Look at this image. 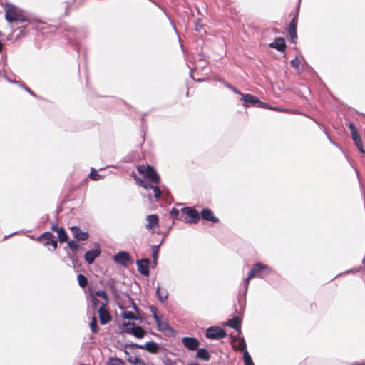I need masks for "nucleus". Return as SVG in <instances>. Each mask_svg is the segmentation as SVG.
<instances>
[{"mask_svg": "<svg viewBox=\"0 0 365 365\" xmlns=\"http://www.w3.org/2000/svg\"><path fill=\"white\" fill-rule=\"evenodd\" d=\"M298 16L299 11H296L294 17L289 23L287 29V32L290 36V40L293 43H296V41L297 39V26L298 23Z\"/></svg>", "mask_w": 365, "mask_h": 365, "instance_id": "6e6552de", "label": "nucleus"}, {"mask_svg": "<svg viewBox=\"0 0 365 365\" xmlns=\"http://www.w3.org/2000/svg\"><path fill=\"white\" fill-rule=\"evenodd\" d=\"M133 365H147L146 363L140 357L135 358V360L131 363Z\"/></svg>", "mask_w": 365, "mask_h": 365, "instance_id": "4c0bfd02", "label": "nucleus"}, {"mask_svg": "<svg viewBox=\"0 0 365 365\" xmlns=\"http://www.w3.org/2000/svg\"><path fill=\"white\" fill-rule=\"evenodd\" d=\"M269 108L271 110H275V111H281V112H284V113H292V112L289 109H280L277 107H269Z\"/></svg>", "mask_w": 365, "mask_h": 365, "instance_id": "a19ab883", "label": "nucleus"}, {"mask_svg": "<svg viewBox=\"0 0 365 365\" xmlns=\"http://www.w3.org/2000/svg\"><path fill=\"white\" fill-rule=\"evenodd\" d=\"M290 64L293 68L298 69L301 66V61L298 58H295L290 61Z\"/></svg>", "mask_w": 365, "mask_h": 365, "instance_id": "c9c22d12", "label": "nucleus"}, {"mask_svg": "<svg viewBox=\"0 0 365 365\" xmlns=\"http://www.w3.org/2000/svg\"><path fill=\"white\" fill-rule=\"evenodd\" d=\"M228 325L235 329L236 331H239L241 328V322L238 317H234L228 322Z\"/></svg>", "mask_w": 365, "mask_h": 365, "instance_id": "5701e85b", "label": "nucleus"}, {"mask_svg": "<svg viewBox=\"0 0 365 365\" xmlns=\"http://www.w3.org/2000/svg\"><path fill=\"white\" fill-rule=\"evenodd\" d=\"M269 47L277 49L279 52H284L286 51L287 45L283 38L278 37L274 42L269 44Z\"/></svg>", "mask_w": 365, "mask_h": 365, "instance_id": "4468645a", "label": "nucleus"}, {"mask_svg": "<svg viewBox=\"0 0 365 365\" xmlns=\"http://www.w3.org/2000/svg\"><path fill=\"white\" fill-rule=\"evenodd\" d=\"M58 237L61 242H67L68 237V235L63 227H60L59 230H58Z\"/></svg>", "mask_w": 365, "mask_h": 365, "instance_id": "b1692460", "label": "nucleus"}, {"mask_svg": "<svg viewBox=\"0 0 365 365\" xmlns=\"http://www.w3.org/2000/svg\"><path fill=\"white\" fill-rule=\"evenodd\" d=\"M113 259L117 264L126 266L130 261V257L126 252H120L114 256Z\"/></svg>", "mask_w": 365, "mask_h": 365, "instance_id": "f8f14e48", "label": "nucleus"}, {"mask_svg": "<svg viewBox=\"0 0 365 365\" xmlns=\"http://www.w3.org/2000/svg\"><path fill=\"white\" fill-rule=\"evenodd\" d=\"M182 343L190 351H195L200 346L199 340L195 337H184L182 339Z\"/></svg>", "mask_w": 365, "mask_h": 365, "instance_id": "9b49d317", "label": "nucleus"}, {"mask_svg": "<svg viewBox=\"0 0 365 365\" xmlns=\"http://www.w3.org/2000/svg\"><path fill=\"white\" fill-rule=\"evenodd\" d=\"M197 350V358H199L202 360H204V361H209L210 359V354L206 349L202 348V349H198Z\"/></svg>", "mask_w": 365, "mask_h": 365, "instance_id": "4be33fe9", "label": "nucleus"}, {"mask_svg": "<svg viewBox=\"0 0 365 365\" xmlns=\"http://www.w3.org/2000/svg\"><path fill=\"white\" fill-rule=\"evenodd\" d=\"M88 177L93 180H99L102 178L94 168H92Z\"/></svg>", "mask_w": 365, "mask_h": 365, "instance_id": "c756f323", "label": "nucleus"}, {"mask_svg": "<svg viewBox=\"0 0 365 365\" xmlns=\"http://www.w3.org/2000/svg\"><path fill=\"white\" fill-rule=\"evenodd\" d=\"M240 100L244 102L243 106L245 107L254 106L259 108H268L267 103L262 102L257 97L252 94H244Z\"/></svg>", "mask_w": 365, "mask_h": 365, "instance_id": "39448f33", "label": "nucleus"}, {"mask_svg": "<svg viewBox=\"0 0 365 365\" xmlns=\"http://www.w3.org/2000/svg\"><path fill=\"white\" fill-rule=\"evenodd\" d=\"M227 336L225 331L220 327H210L207 329L206 337L211 339H220Z\"/></svg>", "mask_w": 365, "mask_h": 365, "instance_id": "0eeeda50", "label": "nucleus"}, {"mask_svg": "<svg viewBox=\"0 0 365 365\" xmlns=\"http://www.w3.org/2000/svg\"><path fill=\"white\" fill-rule=\"evenodd\" d=\"M130 347H137L140 349H145L149 353L157 354L159 351V346L154 341H148L144 345H140L137 344H131L129 345Z\"/></svg>", "mask_w": 365, "mask_h": 365, "instance_id": "9d476101", "label": "nucleus"}, {"mask_svg": "<svg viewBox=\"0 0 365 365\" xmlns=\"http://www.w3.org/2000/svg\"><path fill=\"white\" fill-rule=\"evenodd\" d=\"M137 170L148 182L138 177L135 173H133V177L136 184L145 189H152L153 190L154 197L156 200H159L161 197L162 192L156 185L160 182V178L155 169L153 166L147 164L138 165Z\"/></svg>", "mask_w": 365, "mask_h": 365, "instance_id": "f257e3e1", "label": "nucleus"}, {"mask_svg": "<svg viewBox=\"0 0 365 365\" xmlns=\"http://www.w3.org/2000/svg\"><path fill=\"white\" fill-rule=\"evenodd\" d=\"M77 279H78V284H79V286L81 287L85 288L87 286V284H88V279L82 274H78Z\"/></svg>", "mask_w": 365, "mask_h": 365, "instance_id": "cd10ccee", "label": "nucleus"}, {"mask_svg": "<svg viewBox=\"0 0 365 365\" xmlns=\"http://www.w3.org/2000/svg\"><path fill=\"white\" fill-rule=\"evenodd\" d=\"M180 215H181L180 210L177 208H173L170 211V215L174 219H178Z\"/></svg>", "mask_w": 365, "mask_h": 365, "instance_id": "e433bc0d", "label": "nucleus"}, {"mask_svg": "<svg viewBox=\"0 0 365 365\" xmlns=\"http://www.w3.org/2000/svg\"><path fill=\"white\" fill-rule=\"evenodd\" d=\"M230 88H232V90L233 91L234 93L241 95L242 96L243 94L239 90H237L236 88L232 87V86H230Z\"/></svg>", "mask_w": 365, "mask_h": 365, "instance_id": "c03bdc74", "label": "nucleus"}, {"mask_svg": "<svg viewBox=\"0 0 365 365\" xmlns=\"http://www.w3.org/2000/svg\"><path fill=\"white\" fill-rule=\"evenodd\" d=\"M156 324L160 331H166L170 329L169 324L166 322H163L161 319Z\"/></svg>", "mask_w": 365, "mask_h": 365, "instance_id": "2f4dec72", "label": "nucleus"}, {"mask_svg": "<svg viewBox=\"0 0 365 365\" xmlns=\"http://www.w3.org/2000/svg\"><path fill=\"white\" fill-rule=\"evenodd\" d=\"M149 263L150 261L148 259H142L137 261L138 271L144 276H148L149 272Z\"/></svg>", "mask_w": 365, "mask_h": 365, "instance_id": "ddd939ff", "label": "nucleus"}, {"mask_svg": "<svg viewBox=\"0 0 365 365\" xmlns=\"http://www.w3.org/2000/svg\"><path fill=\"white\" fill-rule=\"evenodd\" d=\"M153 317L156 323L160 322L161 319L160 317L157 314V309L155 308L153 309Z\"/></svg>", "mask_w": 365, "mask_h": 365, "instance_id": "79ce46f5", "label": "nucleus"}, {"mask_svg": "<svg viewBox=\"0 0 365 365\" xmlns=\"http://www.w3.org/2000/svg\"><path fill=\"white\" fill-rule=\"evenodd\" d=\"M6 19L9 22L26 21V19L14 8L7 9L6 11Z\"/></svg>", "mask_w": 365, "mask_h": 365, "instance_id": "1a4fd4ad", "label": "nucleus"}, {"mask_svg": "<svg viewBox=\"0 0 365 365\" xmlns=\"http://www.w3.org/2000/svg\"><path fill=\"white\" fill-rule=\"evenodd\" d=\"M180 219H183L187 223H197L200 219L198 211L191 207H183L180 210Z\"/></svg>", "mask_w": 365, "mask_h": 365, "instance_id": "20e7f679", "label": "nucleus"}, {"mask_svg": "<svg viewBox=\"0 0 365 365\" xmlns=\"http://www.w3.org/2000/svg\"><path fill=\"white\" fill-rule=\"evenodd\" d=\"M127 332L132 334L138 339H141L145 335V331L140 326H135L127 329Z\"/></svg>", "mask_w": 365, "mask_h": 365, "instance_id": "aec40b11", "label": "nucleus"}, {"mask_svg": "<svg viewBox=\"0 0 365 365\" xmlns=\"http://www.w3.org/2000/svg\"><path fill=\"white\" fill-rule=\"evenodd\" d=\"M60 227H58L56 224H53L51 226V230L53 232H58V230H59Z\"/></svg>", "mask_w": 365, "mask_h": 365, "instance_id": "37998d69", "label": "nucleus"}, {"mask_svg": "<svg viewBox=\"0 0 365 365\" xmlns=\"http://www.w3.org/2000/svg\"><path fill=\"white\" fill-rule=\"evenodd\" d=\"M158 255V247L156 246L153 247H152V257H153L154 261L157 260Z\"/></svg>", "mask_w": 365, "mask_h": 365, "instance_id": "58836bf2", "label": "nucleus"}, {"mask_svg": "<svg viewBox=\"0 0 365 365\" xmlns=\"http://www.w3.org/2000/svg\"><path fill=\"white\" fill-rule=\"evenodd\" d=\"M71 231L73 235V237L78 241H85L89 237L88 232H82L78 226L71 227Z\"/></svg>", "mask_w": 365, "mask_h": 365, "instance_id": "2eb2a0df", "label": "nucleus"}, {"mask_svg": "<svg viewBox=\"0 0 365 365\" xmlns=\"http://www.w3.org/2000/svg\"><path fill=\"white\" fill-rule=\"evenodd\" d=\"M133 308H134L135 310H137V307H136V305H135V304H133Z\"/></svg>", "mask_w": 365, "mask_h": 365, "instance_id": "de8ad7c7", "label": "nucleus"}, {"mask_svg": "<svg viewBox=\"0 0 365 365\" xmlns=\"http://www.w3.org/2000/svg\"><path fill=\"white\" fill-rule=\"evenodd\" d=\"M146 228L149 230L153 227H158L159 218L157 215H148L146 217Z\"/></svg>", "mask_w": 365, "mask_h": 365, "instance_id": "f3484780", "label": "nucleus"}, {"mask_svg": "<svg viewBox=\"0 0 365 365\" xmlns=\"http://www.w3.org/2000/svg\"><path fill=\"white\" fill-rule=\"evenodd\" d=\"M2 48H3V45L2 43L0 42V53L2 51Z\"/></svg>", "mask_w": 365, "mask_h": 365, "instance_id": "49530a36", "label": "nucleus"}, {"mask_svg": "<svg viewBox=\"0 0 365 365\" xmlns=\"http://www.w3.org/2000/svg\"><path fill=\"white\" fill-rule=\"evenodd\" d=\"M123 317L128 319H137L135 314L131 311H124L123 312Z\"/></svg>", "mask_w": 365, "mask_h": 365, "instance_id": "473e14b6", "label": "nucleus"}, {"mask_svg": "<svg viewBox=\"0 0 365 365\" xmlns=\"http://www.w3.org/2000/svg\"><path fill=\"white\" fill-rule=\"evenodd\" d=\"M349 130L351 133V138H352L355 145H361L362 140L360 138L359 133L356 130L355 125L353 123H350L349 125Z\"/></svg>", "mask_w": 365, "mask_h": 365, "instance_id": "412c9836", "label": "nucleus"}, {"mask_svg": "<svg viewBox=\"0 0 365 365\" xmlns=\"http://www.w3.org/2000/svg\"><path fill=\"white\" fill-rule=\"evenodd\" d=\"M129 345H125L124 352L127 361L131 364L135 360V358L138 357V355L134 350L135 347H130Z\"/></svg>", "mask_w": 365, "mask_h": 365, "instance_id": "6ab92c4d", "label": "nucleus"}, {"mask_svg": "<svg viewBox=\"0 0 365 365\" xmlns=\"http://www.w3.org/2000/svg\"><path fill=\"white\" fill-rule=\"evenodd\" d=\"M243 359H244V361H245V365H254V363H253V361L252 360V358L250 356V354L247 352V351H245L244 352Z\"/></svg>", "mask_w": 365, "mask_h": 365, "instance_id": "72a5a7b5", "label": "nucleus"}, {"mask_svg": "<svg viewBox=\"0 0 365 365\" xmlns=\"http://www.w3.org/2000/svg\"><path fill=\"white\" fill-rule=\"evenodd\" d=\"M68 246L73 252H76L79 249V245L75 240L68 242Z\"/></svg>", "mask_w": 365, "mask_h": 365, "instance_id": "f704fd0d", "label": "nucleus"}, {"mask_svg": "<svg viewBox=\"0 0 365 365\" xmlns=\"http://www.w3.org/2000/svg\"><path fill=\"white\" fill-rule=\"evenodd\" d=\"M91 302L93 305V307H97L101 306V302H102V299L100 300L97 297H99L98 295L96 294V292L92 294L91 296Z\"/></svg>", "mask_w": 365, "mask_h": 365, "instance_id": "7c9ffc66", "label": "nucleus"}, {"mask_svg": "<svg viewBox=\"0 0 365 365\" xmlns=\"http://www.w3.org/2000/svg\"><path fill=\"white\" fill-rule=\"evenodd\" d=\"M96 294L102 299V302H101V306L98 308V312L101 324L102 325H105L109 323L112 319L110 311L107 307L108 304V297L104 290L96 291Z\"/></svg>", "mask_w": 365, "mask_h": 365, "instance_id": "f03ea898", "label": "nucleus"}, {"mask_svg": "<svg viewBox=\"0 0 365 365\" xmlns=\"http://www.w3.org/2000/svg\"><path fill=\"white\" fill-rule=\"evenodd\" d=\"M37 241L42 243L44 246L51 245L54 250L58 247V242L54 240V235L50 232H45L37 238Z\"/></svg>", "mask_w": 365, "mask_h": 365, "instance_id": "423d86ee", "label": "nucleus"}, {"mask_svg": "<svg viewBox=\"0 0 365 365\" xmlns=\"http://www.w3.org/2000/svg\"><path fill=\"white\" fill-rule=\"evenodd\" d=\"M356 146L358 148L359 150L361 153H362L363 154H365V150L363 148V143H361V145H356Z\"/></svg>", "mask_w": 365, "mask_h": 365, "instance_id": "a18cd8bd", "label": "nucleus"}, {"mask_svg": "<svg viewBox=\"0 0 365 365\" xmlns=\"http://www.w3.org/2000/svg\"><path fill=\"white\" fill-rule=\"evenodd\" d=\"M106 365H125V363L119 358H110Z\"/></svg>", "mask_w": 365, "mask_h": 365, "instance_id": "bb28decb", "label": "nucleus"}, {"mask_svg": "<svg viewBox=\"0 0 365 365\" xmlns=\"http://www.w3.org/2000/svg\"><path fill=\"white\" fill-rule=\"evenodd\" d=\"M200 215L204 220L210 221L213 223L219 222V219L215 216L213 212L209 208H204L201 211Z\"/></svg>", "mask_w": 365, "mask_h": 365, "instance_id": "dca6fc26", "label": "nucleus"}, {"mask_svg": "<svg viewBox=\"0 0 365 365\" xmlns=\"http://www.w3.org/2000/svg\"><path fill=\"white\" fill-rule=\"evenodd\" d=\"M100 249L89 250L85 254V260L88 264H91L94 262L95 259L100 255Z\"/></svg>", "mask_w": 365, "mask_h": 365, "instance_id": "a211bd4d", "label": "nucleus"}, {"mask_svg": "<svg viewBox=\"0 0 365 365\" xmlns=\"http://www.w3.org/2000/svg\"><path fill=\"white\" fill-rule=\"evenodd\" d=\"M272 269L266 264L260 262L255 264L248 273L247 278L245 279V287L247 289L250 280L254 277L262 278L272 272Z\"/></svg>", "mask_w": 365, "mask_h": 365, "instance_id": "7ed1b4c3", "label": "nucleus"}, {"mask_svg": "<svg viewBox=\"0 0 365 365\" xmlns=\"http://www.w3.org/2000/svg\"><path fill=\"white\" fill-rule=\"evenodd\" d=\"M156 294L158 297L159 301L161 302H165L168 299V292L165 290H160L159 287H158L156 290Z\"/></svg>", "mask_w": 365, "mask_h": 365, "instance_id": "393cba45", "label": "nucleus"}, {"mask_svg": "<svg viewBox=\"0 0 365 365\" xmlns=\"http://www.w3.org/2000/svg\"><path fill=\"white\" fill-rule=\"evenodd\" d=\"M195 30L199 33H205V29H204L203 25L198 22L196 24Z\"/></svg>", "mask_w": 365, "mask_h": 365, "instance_id": "ea45409f", "label": "nucleus"}, {"mask_svg": "<svg viewBox=\"0 0 365 365\" xmlns=\"http://www.w3.org/2000/svg\"><path fill=\"white\" fill-rule=\"evenodd\" d=\"M235 350L246 351V342L244 339L239 340L238 344L233 345Z\"/></svg>", "mask_w": 365, "mask_h": 365, "instance_id": "c85d7f7f", "label": "nucleus"}, {"mask_svg": "<svg viewBox=\"0 0 365 365\" xmlns=\"http://www.w3.org/2000/svg\"><path fill=\"white\" fill-rule=\"evenodd\" d=\"M90 328L92 333L93 334H96L99 331L98 326L97 324V319L95 316L92 317L91 322L90 323Z\"/></svg>", "mask_w": 365, "mask_h": 365, "instance_id": "a878e982", "label": "nucleus"}]
</instances>
